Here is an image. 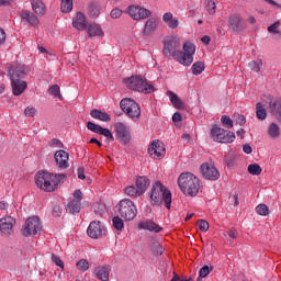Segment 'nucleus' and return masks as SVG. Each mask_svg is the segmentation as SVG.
I'll list each match as a JSON object with an SVG mask.
<instances>
[{"instance_id":"1","label":"nucleus","mask_w":281,"mask_h":281,"mask_svg":"<svg viewBox=\"0 0 281 281\" xmlns=\"http://www.w3.org/2000/svg\"><path fill=\"white\" fill-rule=\"evenodd\" d=\"M179 47H181L179 40L171 37L165 42L164 55L167 56V58H173V60H177V63H180L183 67H190V65L194 63V52H196V47L190 42L183 44V52L179 50Z\"/></svg>"},{"instance_id":"2","label":"nucleus","mask_w":281,"mask_h":281,"mask_svg":"<svg viewBox=\"0 0 281 281\" xmlns=\"http://www.w3.org/2000/svg\"><path fill=\"white\" fill-rule=\"evenodd\" d=\"M65 183V175L52 173L40 170L35 175V184L44 192H56L61 184Z\"/></svg>"},{"instance_id":"3","label":"nucleus","mask_w":281,"mask_h":281,"mask_svg":"<svg viewBox=\"0 0 281 281\" xmlns=\"http://www.w3.org/2000/svg\"><path fill=\"white\" fill-rule=\"evenodd\" d=\"M178 186L186 196H196L201 190V182L192 172L181 173L178 178Z\"/></svg>"},{"instance_id":"4","label":"nucleus","mask_w":281,"mask_h":281,"mask_svg":"<svg viewBox=\"0 0 281 281\" xmlns=\"http://www.w3.org/2000/svg\"><path fill=\"white\" fill-rule=\"evenodd\" d=\"M150 200L151 205H161V203H165L167 210H170L172 205V193L164 183L156 181L151 188Z\"/></svg>"},{"instance_id":"5","label":"nucleus","mask_w":281,"mask_h":281,"mask_svg":"<svg viewBox=\"0 0 281 281\" xmlns=\"http://www.w3.org/2000/svg\"><path fill=\"white\" fill-rule=\"evenodd\" d=\"M125 86L132 91H138V93H153L155 91V86L150 83L144 76H132L124 79Z\"/></svg>"},{"instance_id":"6","label":"nucleus","mask_w":281,"mask_h":281,"mask_svg":"<svg viewBox=\"0 0 281 281\" xmlns=\"http://www.w3.org/2000/svg\"><path fill=\"white\" fill-rule=\"evenodd\" d=\"M121 218L124 221H134L137 216V206L134 201L123 199L116 205Z\"/></svg>"},{"instance_id":"7","label":"nucleus","mask_w":281,"mask_h":281,"mask_svg":"<svg viewBox=\"0 0 281 281\" xmlns=\"http://www.w3.org/2000/svg\"><path fill=\"white\" fill-rule=\"evenodd\" d=\"M210 135L213 142H218L220 144H232L236 139L234 132L222 128L216 124L211 127Z\"/></svg>"},{"instance_id":"8","label":"nucleus","mask_w":281,"mask_h":281,"mask_svg":"<svg viewBox=\"0 0 281 281\" xmlns=\"http://www.w3.org/2000/svg\"><path fill=\"white\" fill-rule=\"evenodd\" d=\"M120 106L126 115L131 117V120H138L142 115V109L139 108V104L135 102L133 99H123L120 102Z\"/></svg>"},{"instance_id":"9","label":"nucleus","mask_w":281,"mask_h":281,"mask_svg":"<svg viewBox=\"0 0 281 281\" xmlns=\"http://www.w3.org/2000/svg\"><path fill=\"white\" fill-rule=\"evenodd\" d=\"M42 229L43 224L41 223V218H38V216H32L26 220L21 233L27 238L30 236H36Z\"/></svg>"},{"instance_id":"10","label":"nucleus","mask_w":281,"mask_h":281,"mask_svg":"<svg viewBox=\"0 0 281 281\" xmlns=\"http://www.w3.org/2000/svg\"><path fill=\"white\" fill-rule=\"evenodd\" d=\"M147 151L151 159H164L166 157V145L161 140H154L149 144Z\"/></svg>"},{"instance_id":"11","label":"nucleus","mask_w":281,"mask_h":281,"mask_svg":"<svg viewBox=\"0 0 281 281\" xmlns=\"http://www.w3.org/2000/svg\"><path fill=\"white\" fill-rule=\"evenodd\" d=\"M87 234L90 238H102V236H106V227H104L102 222L93 221L88 226Z\"/></svg>"},{"instance_id":"12","label":"nucleus","mask_w":281,"mask_h":281,"mask_svg":"<svg viewBox=\"0 0 281 281\" xmlns=\"http://www.w3.org/2000/svg\"><path fill=\"white\" fill-rule=\"evenodd\" d=\"M126 12L134 21H142L143 19H148V16H150V10L139 5H130Z\"/></svg>"},{"instance_id":"13","label":"nucleus","mask_w":281,"mask_h":281,"mask_svg":"<svg viewBox=\"0 0 281 281\" xmlns=\"http://www.w3.org/2000/svg\"><path fill=\"white\" fill-rule=\"evenodd\" d=\"M14 225H16V220L10 215L0 218L1 234H3V236H12V234H14Z\"/></svg>"},{"instance_id":"14","label":"nucleus","mask_w":281,"mask_h":281,"mask_svg":"<svg viewBox=\"0 0 281 281\" xmlns=\"http://www.w3.org/2000/svg\"><path fill=\"white\" fill-rule=\"evenodd\" d=\"M114 130L116 133V137L122 144H128L131 142V130L128 126L122 122H117L114 124Z\"/></svg>"},{"instance_id":"15","label":"nucleus","mask_w":281,"mask_h":281,"mask_svg":"<svg viewBox=\"0 0 281 281\" xmlns=\"http://www.w3.org/2000/svg\"><path fill=\"white\" fill-rule=\"evenodd\" d=\"M201 172L204 179H207L209 181H216L221 178V172H218V169L210 164L201 165Z\"/></svg>"},{"instance_id":"16","label":"nucleus","mask_w":281,"mask_h":281,"mask_svg":"<svg viewBox=\"0 0 281 281\" xmlns=\"http://www.w3.org/2000/svg\"><path fill=\"white\" fill-rule=\"evenodd\" d=\"M228 27L232 32L236 34L243 32L245 30V22H243V18L238 14H231L227 20Z\"/></svg>"},{"instance_id":"17","label":"nucleus","mask_w":281,"mask_h":281,"mask_svg":"<svg viewBox=\"0 0 281 281\" xmlns=\"http://www.w3.org/2000/svg\"><path fill=\"white\" fill-rule=\"evenodd\" d=\"M11 86L13 95H21L25 89H27V82L19 79V75L16 72H13L12 79H11Z\"/></svg>"},{"instance_id":"18","label":"nucleus","mask_w":281,"mask_h":281,"mask_svg":"<svg viewBox=\"0 0 281 281\" xmlns=\"http://www.w3.org/2000/svg\"><path fill=\"white\" fill-rule=\"evenodd\" d=\"M72 27L79 32L87 30V16H85L82 12L76 13L72 18Z\"/></svg>"},{"instance_id":"19","label":"nucleus","mask_w":281,"mask_h":281,"mask_svg":"<svg viewBox=\"0 0 281 281\" xmlns=\"http://www.w3.org/2000/svg\"><path fill=\"white\" fill-rule=\"evenodd\" d=\"M21 21L23 23H27V25H32L33 27H36L38 25V18L34 13L27 10H23L20 13Z\"/></svg>"},{"instance_id":"20","label":"nucleus","mask_w":281,"mask_h":281,"mask_svg":"<svg viewBox=\"0 0 281 281\" xmlns=\"http://www.w3.org/2000/svg\"><path fill=\"white\" fill-rule=\"evenodd\" d=\"M55 160L59 168L69 167V154L63 149L55 153Z\"/></svg>"},{"instance_id":"21","label":"nucleus","mask_w":281,"mask_h":281,"mask_svg":"<svg viewBox=\"0 0 281 281\" xmlns=\"http://www.w3.org/2000/svg\"><path fill=\"white\" fill-rule=\"evenodd\" d=\"M164 23L169 27V30H177L179 27V18H175L172 12H167L162 15Z\"/></svg>"},{"instance_id":"22","label":"nucleus","mask_w":281,"mask_h":281,"mask_svg":"<svg viewBox=\"0 0 281 281\" xmlns=\"http://www.w3.org/2000/svg\"><path fill=\"white\" fill-rule=\"evenodd\" d=\"M95 278L101 281H109V273H111L110 266H99L94 270Z\"/></svg>"},{"instance_id":"23","label":"nucleus","mask_w":281,"mask_h":281,"mask_svg":"<svg viewBox=\"0 0 281 281\" xmlns=\"http://www.w3.org/2000/svg\"><path fill=\"white\" fill-rule=\"evenodd\" d=\"M138 227L139 229H148V232H155L156 234H159V232L164 229L161 226H159V224L153 221L140 222Z\"/></svg>"},{"instance_id":"24","label":"nucleus","mask_w":281,"mask_h":281,"mask_svg":"<svg viewBox=\"0 0 281 281\" xmlns=\"http://www.w3.org/2000/svg\"><path fill=\"white\" fill-rule=\"evenodd\" d=\"M14 74L18 75V80H21V78H25V76L27 75V67H25V65L12 66L9 70L11 80Z\"/></svg>"},{"instance_id":"25","label":"nucleus","mask_w":281,"mask_h":281,"mask_svg":"<svg viewBox=\"0 0 281 281\" xmlns=\"http://www.w3.org/2000/svg\"><path fill=\"white\" fill-rule=\"evenodd\" d=\"M155 30H157V20L155 18L149 19L145 23V27L143 30L144 36H150Z\"/></svg>"},{"instance_id":"26","label":"nucleus","mask_w":281,"mask_h":281,"mask_svg":"<svg viewBox=\"0 0 281 281\" xmlns=\"http://www.w3.org/2000/svg\"><path fill=\"white\" fill-rule=\"evenodd\" d=\"M150 186V180L146 176H140L136 179V188L140 192V194H144L146 192V189Z\"/></svg>"},{"instance_id":"27","label":"nucleus","mask_w":281,"mask_h":281,"mask_svg":"<svg viewBox=\"0 0 281 281\" xmlns=\"http://www.w3.org/2000/svg\"><path fill=\"white\" fill-rule=\"evenodd\" d=\"M88 36L92 38L93 36H104V31H102V26L97 23H92L88 25Z\"/></svg>"},{"instance_id":"28","label":"nucleus","mask_w":281,"mask_h":281,"mask_svg":"<svg viewBox=\"0 0 281 281\" xmlns=\"http://www.w3.org/2000/svg\"><path fill=\"white\" fill-rule=\"evenodd\" d=\"M91 117L94 120H100L101 122H111V116L106 112H102L100 110H92L90 112Z\"/></svg>"},{"instance_id":"29","label":"nucleus","mask_w":281,"mask_h":281,"mask_svg":"<svg viewBox=\"0 0 281 281\" xmlns=\"http://www.w3.org/2000/svg\"><path fill=\"white\" fill-rule=\"evenodd\" d=\"M167 95L170 99V102L175 106V109H183V101H181L179 95L170 90L167 91Z\"/></svg>"},{"instance_id":"30","label":"nucleus","mask_w":281,"mask_h":281,"mask_svg":"<svg viewBox=\"0 0 281 281\" xmlns=\"http://www.w3.org/2000/svg\"><path fill=\"white\" fill-rule=\"evenodd\" d=\"M32 8L35 14L43 15L46 12L45 3H43V0H32Z\"/></svg>"},{"instance_id":"31","label":"nucleus","mask_w":281,"mask_h":281,"mask_svg":"<svg viewBox=\"0 0 281 281\" xmlns=\"http://www.w3.org/2000/svg\"><path fill=\"white\" fill-rule=\"evenodd\" d=\"M268 136L270 139H278V137H280V126L276 123H271L268 126Z\"/></svg>"},{"instance_id":"32","label":"nucleus","mask_w":281,"mask_h":281,"mask_svg":"<svg viewBox=\"0 0 281 281\" xmlns=\"http://www.w3.org/2000/svg\"><path fill=\"white\" fill-rule=\"evenodd\" d=\"M66 210L69 212V214H78L80 212V202L71 200L66 205Z\"/></svg>"},{"instance_id":"33","label":"nucleus","mask_w":281,"mask_h":281,"mask_svg":"<svg viewBox=\"0 0 281 281\" xmlns=\"http://www.w3.org/2000/svg\"><path fill=\"white\" fill-rule=\"evenodd\" d=\"M193 76H201L202 71H205V63L195 61L191 67Z\"/></svg>"},{"instance_id":"34","label":"nucleus","mask_w":281,"mask_h":281,"mask_svg":"<svg viewBox=\"0 0 281 281\" xmlns=\"http://www.w3.org/2000/svg\"><path fill=\"white\" fill-rule=\"evenodd\" d=\"M256 115L258 120H267V109H265L261 102L256 104Z\"/></svg>"},{"instance_id":"35","label":"nucleus","mask_w":281,"mask_h":281,"mask_svg":"<svg viewBox=\"0 0 281 281\" xmlns=\"http://www.w3.org/2000/svg\"><path fill=\"white\" fill-rule=\"evenodd\" d=\"M150 249H151L154 256H161L164 254V247L157 240H154L151 243Z\"/></svg>"},{"instance_id":"36","label":"nucleus","mask_w":281,"mask_h":281,"mask_svg":"<svg viewBox=\"0 0 281 281\" xmlns=\"http://www.w3.org/2000/svg\"><path fill=\"white\" fill-rule=\"evenodd\" d=\"M248 172L249 175L258 177L259 175H262V167L258 164H251L248 166Z\"/></svg>"},{"instance_id":"37","label":"nucleus","mask_w":281,"mask_h":281,"mask_svg":"<svg viewBox=\"0 0 281 281\" xmlns=\"http://www.w3.org/2000/svg\"><path fill=\"white\" fill-rule=\"evenodd\" d=\"M125 194H127V196H134L135 199H137V196H142V192L138 191V189L135 186H130L127 188H125Z\"/></svg>"},{"instance_id":"38","label":"nucleus","mask_w":281,"mask_h":281,"mask_svg":"<svg viewBox=\"0 0 281 281\" xmlns=\"http://www.w3.org/2000/svg\"><path fill=\"white\" fill-rule=\"evenodd\" d=\"M74 10V0H61V12L68 13Z\"/></svg>"},{"instance_id":"39","label":"nucleus","mask_w":281,"mask_h":281,"mask_svg":"<svg viewBox=\"0 0 281 281\" xmlns=\"http://www.w3.org/2000/svg\"><path fill=\"white\" fill-rule=\"evenodd\" d=\"M113 227L114 229H117V232H122L124 229V220L120 216H114L112 218Z\"/></svg>"},{"instance_id":"40","label":"nucleus","mask_w":281,"mask_h":281,"mask_svg":"<svg viewBox=\"0 0 281 281\" xmlns=\"http://www.w3.org/2000/svg\"><path fill=\"white\" fill-rule=\"evenodd\" d=\"M89 15L92 16V19H95L97 16H100V5L97 3H91L88 9Z\"/></svg>"},{"instance_id":"41","label":"nucleus","mask_w":281,"mask_h":281,"mask_svg":"<svg viewBox=\"0 0 281 281\" xmlns=\"http://www.w3.org/2000/svg\"><path fill=\"white\" fill-rule=\"evenodd\" d=\"M205 10L209 12V14H216V2L213 0H205Z\"/></svg>"},{"instance_id":"42","label":"nucleus","mask_w":281,"mask_h":281,"mask_svg":"<svg viewBox=\"0 0 281 281\" xmlns=\"http://www.w3.org/2000/svg\"><path fill=\"white\" fill-rule=\"evenodd\" d=\"M256 212L259 216H269V206L267 204H259L256 206Z\"/></svg>"},{"instance_id":"43","label":"nucleus","mask_w":281,"mask_h":281,"mask_svg":"<svg viewBox=\"0 0 281 281\" xmlns=\"http://www.w3.org/2000/svg\"><path fill=\"white\" fill-rule=\"evenodd\" d=\"M79 271H89V261L87 259H81L76 265Z\"/></svg>"},{"instance_id":"44","label":"nucleus","mask_w":281,"mask_h":281,"mask_svg":"<svg viewBox=\"0 0 281 281\" xmlns=\"http://www.w3.org/2000/svg\"><path fill=\"white\" fill-rule=\"evenodd\" d=\"M221 122L226 128H234V121L229 116L223 115Z\"/></svg>"},{"instance_id":"45","label":"nucleus","mask_w":281,"mask_h":281,"mask_svg":"<svg viewBox=\"0 0 281 281\" xmlns=\"http://www.w3.org/2000/svg\"><path fill=\"white\" fill-rule=\"evenodd\" d=\"M98 135H103V137H106V139H109V142H113V139H114L113 133H111L109 131V128L101 127V130H99Z\"/></svg>"},{"instance_id":"46","label":"nucleus","mask_w":281,"mask_h":281,"mask_svg":"<svg viewBox=\"0 0 281 281\" xmlns=\"http://www.w3.org/2000/svg\"><path fill=\"white\" fill-rule=\"evenodd\" d=\"M268 32H270V34H280V21H277L272 25L268 26Z\"/></svg>"},{"instance_id":"47","label":"nucleus","mask_w":281,"mask_h":281,"mask_svg":"<svg viewBox=\"0 0 281 281\" xmlns=\"http://www.w3.org/2000/svg\"><path fill=\"white\" fill-rule=\"evenodd\" d=\"M87 128L88 131H91L92 133H100V130L102 128V126L93 123V122H88L87 123Z\"/></svg>"},{"instance_id":"48","label":"nucleus","mask_w":281,"mask_h":281,"mask_svg":"<svg viewBox=\"0 0 281 281\" xmlns=\"http://www.w3.org/2000/svg\"><path fill=\"white\" fill-rule=\"evenodd\" d=\"M198 226L200 232H207V229H210V223H207L205 220H199Z\"/></svg>"},{"instance_id":"49","label":"nucleus","mask_w":281,"mask_h":281,"mask_svg":"<svg viewBox=\"0 0 281 281\" xmlns=\"http://www.w3.org/2000/svg\"><path fill=\"white\" fill-rule=\"evenodd\" d=\"M36 108L34 106H26L24 110L25 117H34L36 115Z\"/></svg>"},{"instance_id":"50","label":"nucleus","mask_w":281,"mask_h":281,"mask_svg":"<svg viewBox=\"0 0 281 281\" xmlns=\"http://www.w3.org/2000/svg\"><path fill=\"white\" fill-rule=\"evenodd\" d=\"M52 261L59 267L60 269H65V262L60 260V257L58 255H52Z\"/></svg>"},{"instance_id":"51","label":"nucleus","mask_w":281,"mask_h":281,"mask_svg":"<svg viewBox=\"0 0 281 281\" xmlns=\"http://www.w3.org/2000/svg\"><path fill=\"white\" fill-rule=\"evenodd\" d=\"M212 271V268H210L209 266H204L200 269V278H207V276H210V272Z\"/></svg>"},{"instance_id":"52","label":"nucleus","mask_w":281,"mask_h":281,"mask_svg":"<svg viewBox=\"0 0 281 281\" xmlns=\"http://www.w3.org/2000/svg\"><path fill=\"white\" fill-rule=\"evenodd\" d=\"M0 8H14V0H0Z\"/></svg>"},{"instance_id":"53","label":"nucleus","mask_w":281,"mask_h":281,"mask_svg":"<svg viewBox=\"0 0 281 281\" xmlns=\"http://www.w3.org/2000/svg\"><path fill=\"white\" fill-rule=\"evenodd\" d=\"M49 91L53 95H55V98H58V95H60V87H58V85H53L49 88Z\"/></svg>"},{"instance_id":"54","label":"nucleus","mask_w":281,"mask_h":281,"mask_svg":"<svg viewBox=\"0 0 281 281\" xmlns=\"http://www.w3.org/2000/svg\"><path fill=\"white\" fill-rule=\"evenodd\" d=\"M111 19H120V16H122V10L116 8L113 9L110 13Z\"/></svg>"},{"instance_id":"55","label":"nucleus","mask_w":281,"mask_h":281,"mask_svg":"<svg viewBox=\"0 0 281 281\" xmlns=\"http://www.w3.org/2000/svg\"><path fill=\"white\" fill-rule=\"evenodd\" d=\"M225 164H226L227 168H234V166L236 164L234 160V156H226Z\"/></svg>"},{"instance_id":"56","label":"nucleus","mask_w":281,"mask_h":281,"mask_svg":"<svg viewBox=\"0 0 281 281\" xmlns=\"http://www.w3.org/2000/svg\"><path fill=\"white\" fill-rule=\"evenodd\" d=\"M248 67L252 70L256 71L258 74V71H260V64L256 63V61H250L248 64Z\"/></svg>"},{"instance_id":"57","label":"nucleus","mask_w":281,"mask_h":281,"mask_svg":"<svg viewBox=\"0 0 281 281\" xmlns=\"http://www.w3.org/2000/svg\"><path fill=\"white\" fill-rule=\"evenodd\" d=\"M49 146H53V147H55V148H61L63 143H61L58 138H53V139L49 142Z\"/></svg>"},{"instance_id":"58","label":"nucleus","mask_w":281,"mask_h":281,"mask_svg":"<svg viewBox=\"0 0 281 281\" xmlns=\"http://www.w3.org/2000/svg\"><path fill=\"white\" fill-rule=\"evenodd\" d=\"M82 196H83L82 191L76 190L74 192V200L72 201H78L80 203V201H82Z\"/></svg>"},{"instance_id":"59","label":"nucleus","mask_w":281,"mask_h":281,"mask_svg":"<svg viewBox=\"0 0 281 281\" xmlns=\"http://www.w3.org/2000/svg\"><path fill=\"white\" fill-rule=\"evenodd\" d=\"M236 122L239 124V126H245L247 119H245V115L238 114Z\"/></svg>"},{"instance_id":"60","label":"nucleus","mask_w":281,"mask_h":281,"mask_svg":"<svg viewBox=\"0 0 281 281\" xmlns=\"http://www.w3.org/2000/svg\"><path fill=\"white\" fill-rule=\"evenodd\" d=\"M228 236H229V238H233V239L238 238V231H236V228H231L228 231Z\"/></svg>"},{"instance_id":"61","label":"nucleus","mask_w":281,"mask_h":281,"mask_svg":"<svg viewBox=\"0 0 281 281\" xmlns=\"http://www.w3.org/2000/svg\"><path fill=\"white\" fill-rule=\"evenodd\" d=\"M243 150H244V153H246V155H251V153H252L254 149L250 147L249 144H245V145L243 146Z\"/></svg>"},{"instance_id":"62","label":"nucleus","mask_w":281,"mask_h":281,"mask_svg":"<svg viewBox=\"0 0 281 281\" xmlns=\"http://www.w3.org/2000/svg\"><path fill=\"white\" fill-rule=\"evenodd\" d=\"M181 120H183V117L181 116V113L176 112V113L172 115V122H181Z\"/></svg>"},{"instance_id":"63","label":"nucleus","mask_w":281,"mask_h":281,"mask_svg":"<svg viewBox=\"0 0 281 281\" xmlns=\"http://www.w3.org/2000/svg\"><path fill=\"white\" fill-rule=\"evenodd\" d=\"M3 43H5V31L0 29V45H3Z\"/></svg>"},{"instance_id":"64","label":"nucleus","mask_w":281,"mask_h":281,"mask_svg":"<svg viewBox=\"0 0 281 281\" xmlns=\"http://www.w3.org/2000/svg\"><path fill=\"white\" fill-rule=\"evenodd\" d=\"M53 215L54 216H60V207L59 206L53 207Z\"/></svg>"}]
</instances>
